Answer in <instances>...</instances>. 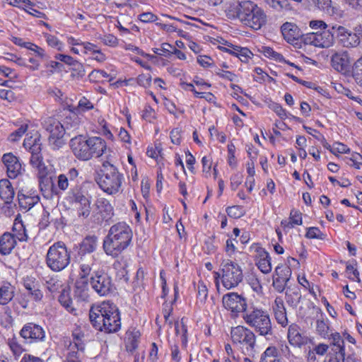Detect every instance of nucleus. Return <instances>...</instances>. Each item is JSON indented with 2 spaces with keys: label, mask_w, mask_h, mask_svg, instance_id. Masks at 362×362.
<instances>
[{
  "label": "nucleus",
  "mask_w": 362,
  "mask_h": 362,
  "mask_svg": "<svg viewBox=\"0 0 362 362\" xmlns=\"http://www.w3.org/2000/svg\"><path fill=\"white\" fill-rule=\"evenodd\" d=\"M32 167L35 169L37 176L39 179L40 186L45 181H47L48 177H50L54 172V165L50 160H30Z\"/></svg>",
  "instance_id": "17"
},
{
  "label": "nucleus",
  "mask_w": 362,
  "mask_h": 362,
  "mask_svg": "<svg viewBox=\"0 0 362 362\" xmlns=\"http://www.w3.org/2000/svg\"><path fill=\"white\" fill-rule=\"evenodd\" d=\"M224 308L232 313H243L247 310L245 298L237 293H228L223 296L222 299Z\"/></svg>",
  "instance_id": "14"
},
{
  "label": "nucleus",
  "mask_w": 362,
  "mask_h": 362,
  "mask_svg": "<svg viewBox=\"0 0 362 362\" xmlns=\"http://www.w3.org/2000/svg\"><path fill=\"white\" fill-rule=\"evenodd\" d=\"M57 185L60 189H66L69 187V181L67 176L64 174L59 175L58 177Z\"/></svg>",
  "instance_id": "64"
},
{
  "label": "nucleus",
  "mask_w": 362,
  "mask_h": 362,
  "mask_svg": "<svg viewBox=\"0 0 362 362\" xmlns=\"http://www.w3.org/2000/svg\"><path fill=\"white\" fill-rule=\"evenodd\" d=\"M85 348L79 344H69L67 346L66 362H82Z\"/></svg>",
  "instance_id": "25"
},
{
  "label": "nucleus",
  "mask_w": 362,
  "mask_h": 362,
  "mask_svg": "<svg viewBox=\"0 0 362 362\" xmlns=\"http://www.w3.org/2000/svg\"><path fill=\"white\" fill-rule=\"evenodd\" d=\"M274 316L276 322L282 327H286L288 325V318L286 311H280L274 313Z\"/></svg>",
  "instance_id": "57"
},
{
  "label": "nucleus",
  "mask_w": 362,
  "mask_h": 362,
  "mask_svg": "<svg viewBox=\"0 0 362 362\" xmlns=\"http://www.w3.org/2000/svg\"><path fill=\"white\" fill-rule=\"evenodd\" d=\"M96 205L98 209L101 212H105L107 216L113 214V207L107 199L100 198L97 200Z\"/></svg>",
  "instance_id": "42"
},
{
  "label": "nucleus",
  "mask_w": 362,
  "mask_h": 362,
  "mask_svg": "<svg viewBox=\"0 0 362 362\" xmlns=\"http://www.w3.org/2000/svg\"><path fill=\"white\" fill-rule=\"evenodd\" d=\"M89 318L96 329L105 333L117 332L121 327L119 310L110 301H104L96 307H92L89 312Z\"/></svg>",
  "instance_id": "1"
},
{
  "label": "nucleus",
  "mask_w": 362,
  "mask_h": 362,
  "mask_svg": "<svg viewBox=\"0 0 362 362\" xmlns=\"http://www.w3.org/2000/svg\"><path fill=\"white\" fill-rule=\"evenodd\" d=\"M7 344L11 351L16 356H19L24 351L23 346L18 343V339L15 335L11 338L8 339Z\"/></svg>",
  "instance_id": "41"
},
{
  "label": "nucleus",
  "mask_w": 362,
  "mask_h": 362,
  "mask_svg": "<svg viewBox=\"0 0 362 362\" xmlns=\"http://www.w3.org/2000/svg\"><path fill=\"white\" fill-rule=\"evenodd\" d=\"M88 145V156L90 158H98L103 154H105L107 158L112 156L110 153L107 154V152L110 151V150L107 148L105 141L100 137L93 136L89 138Z\"/></svg>",
  "instance_id": "19"
},
{
  "label": "nucleus",
  "mask_w": 362,
  "mask_h": 362,
  "mask_svg": "<svg viewBox=\"0 0 362 362\" xmlns=\"http://www.w3.org/2000/svg\"><path fill=\"white\" fill-rule=\"evenodd\" d=\"M217 74L223 78H226V79H228L230 81H237V78H238V76L230 72V71H223V70H220L218 72H217Z\"/></svg>",
  "instance_id": "63"
},
{
  "label": "nucleus",
  "mask_w": 362,
  "mask_h": 362,
  "mask_svg": "<svg viewBox=\"0 0 362 362\" xmlns=\"http://www.w3.org/2000/svg\"><path fill=\"white\" fill-rule=\"evenodd\" d=\"M23 46H24V47H26L27 49H28L31 51H33L35 53H36L37 56L39 57L40 58H41V59L45 58V50L42 48H41L31 42L23 43Z\"/></svg>",
  "instance_id": "56"
},
{
  "label": "nucleus",
  "mask_w": 362,
  "mask_h": 362,
  "mask_svg": "<svg viewBox=\"0 0 362 362\" xmlns=\"http://www.w3.org/2000/svg\"><path fill=\"white\" fill-rule=\"evenodd\" d=\"M208 296V288L203 281H199L197 286V299L201 303H204Z\"/></svg>",
  "instance_id": "45"
},
{
  "label": "nucleus",
  "mask_w": 362,
  "mask_h": 362,
  "mask_svg": "<svg viewBox=\"0 0 362 362\" xmlns=\"http://www.w3.org/2000/svg\"><path fill=\"white\" fill-rule=\"evenodd\" d=\"M139 19L144 23H151L154 22L157 19V17L151 12H146L140 14Z\"/></svg>",
  "instance_id": "61"
},
{
  "label": "nucleus",
  "mask_w": 362,
  "mask_h": 362,
  "mask_svg": "<svg viewBox=\"0 0 362 362\" xmlns=\"http://www.w3.org/2000/svg\"><path fill=\"white\" fill-rule=\"evenodd\" d=\"M264 1L267 2V4L269 6H271L275 9H277V10L281 9L286 6V0H264Z\"/></svg>",
  "instance_id": "60"
},
{
  "label": "nucleus",
  "mask_w": 362,
  "mask_h": 362,
  "mask_svg": "<svg viewBox=\"0 0 362 362\" xmlns=\"http://www.w3.org/2000/svg\"><path fill=\"white\" fill-rule=\"evenodd\" d=\"M91 288L100 296H106L115 288L112 278L103 271H94L89 279Z\"/></svg>",
  "instance_id": "10"
},
{
  "label": "nucleus",
  "mask_w": 362,
  "mask_h": 362,
  "mask_svg": "<svg viewBox=\"0 0 362 362\" xmlns=\"http://www.w3.org/2000/svg\"><path fill=\"white\" fill-rule=\"evenodd\" d=\"M6 168L7 175L11 179L16 178L22 173L23 168L19 160H3Z\"/></svg>",
  "instance_id": "30"
},
{
  "label": "nucleus",
  "mask_w": 362,
  "mask_h": 362,
  "mask_svg": "<svg viewBox=\"0 0 362 362\" xmlns=\"http://www.w3.org/2000/svg\"><path fill=\"white\" fill-rule=\"evenodd\" d=\"M13 230L15 232V234L13 235L15 239H18L19 241L28 240L26 229L22 222L14 223Z\"/></svg>",
  "instance_id": "39"
},
{
  "label": "nucleus",
  "mask_w": 362,
  "mask_h": 362,
  "mask_svg": "<svg viewBox=\"0 0 362 362\" xmlns=\"http://www.w3.org/2000/svg\"><path fill=\"white\" fill-rule=\"evenodd\" d=\"M310 27L313 30H315L316 31H321L325 28H327L329 25L325 23L323 21L321 20H313L310 21Z\"/></svg>",
  "instance_id": "58"
},
{
  "label": "nucleus",
  "mask_w": 362,
  "mask_h": 362,
  "mask_svg": "<svg viewBox=\"0 0 362 362\" xmlns=\"http://www.w3.org/2000/svg\"><path fill=\"white\" fill-rule=\"evenodd\" d=\"M15 195L14 189L11 182L7 179L0 180V199L6 204L12 202Z\"/></svg>",
  "instance_id": "27"
},
{
  "label": "nucleus",
  "mask_w": 362,
  "mask_h": 362,
  "mask_svg": "<svg viewBox=\"0 0 362 362\" xmlns=\"http://www.w3.org/2000/svg\"><path fill=\"white\" fill-rule=\"evenodd\" d=\"M14 287L8 282L0 285V305H7L14 297Z\"/></svg>",
  "instance_id": "31"
},
{
  "label": "nucleus",
  "mask_w": 362,
  "mask_h": 362,
  "mask_svg": "<svg viewBox=\"0 0 362 362\" xmlns=\"http://www.w3.org/2000/svg\"><path fill=\"white\" fill-rule=\"evenodd\" d=\"M148 157L151 158H158V157L163 158V153L162 152V148L160 144H156L155 148H148L146 152Z\"/></svg>",
  "instance_id": "55"
},
{
  "label": "nucleus",
  "mask_w": 362,
  "mask_h": 362,
  "mask_svg": "<svg viewBox=\"0 0 362 362\" xmlns=\"http://www.w3.org/2000/svg\"><path fill=\"white\" fill-rule=\"evenodd\" d=\"M221 274L214 272L216 284L218 286V279H221L223 286L230 289L237 286L243 280V274L240 266L230 259H223L221 263Z\"/></svg>",
  "instance_id": "7"
},
{
  "label": "nucleus",
  "mask_w": 362,
  "mask_h": 362,
  "mask_svg": "<svg viewBox=\"0 0 362 362\" xmlns=\"http://www.w3.org/2000/svg\"><path fill=\"white\" fill-rule=\"evenodd\" d=\"M96 173L95 180L105 193L115 195L119 192L123 175L109 160L104 161L101 168Z\"/></svg>",
  "instance_id": "5"
},
{
  "label": "nucleus",
  "mask_w": 362,
  "mask_h": 362,
  "mask_svg": "<svg viewBox=\"0 0 362 362\" xmlns=\"http://www.w3.org/2000/svg\"><path fill=\"white\" fill-rule=\"evenodd\" d=\"M257 252L259 257V260L257 262L258 268L264 274L269 273L272 270V264L269 253L261 247H258Z\"/></svg>",
  "instance_id": "29"
},
{
  "label": "nucleus",
  "mask_w": 362,
  "mask_h": 362,
  "mask_svg": "<svg viewBox=\"0 0 362 362\" xmlns=\"http://www.w3.org/2000/svg\"><path fill=\"white\" fill-rule=\"evenodd\" d=\"M353 76L355 81L362 86V57L355 62Z\"/></svg>",
  "instance_id": "44"
},
{
  "label": "nucleus",
  "mask_w": 362,
  "mask_h": 362,
  "mask_svg": "<svg viewBox=\"0 0 362 362\" xmlns=\"http://www.w3.org/2000/svg\"><path fill=\"white\" fill-rule=\"evenodd\" d=\"M247 281L249 285L251 286L252 290L257 293H261L262 292V287L259 280L255 275H250L247 277Z\"/></svg>",
  "instance_id": "50"
},
{
  "label": "nucleus",
  "mask_w": 362,
  "mask_h": 362,
  "mask_svg": "<svg viewBox=\"0 0 362 362\" xmlns=\"http://www.w3.org/2000/svg\"><path fill=\"white\" fill-rule=\"evenodd\" d=\"M231 338L234 343L245 344L253 349L256 342V336L252 331L243 326L232 328Z\"/></svg>",
  "instance_id": "15"
},
{
  "label": "nucleus",
  "mask_w": 362,
  "mask_h": 362,
  "mask_svg": "<svg viewBox=\"0 0 362 362\" xmlns=\"http://www.w3.org/2000/svg\"><path fill=\"white\" fill-rule=\"evenodd\" d=\"M16 245L15 237L10 233H4L0 237V253L6 255L11 253Z\"/></svg>",
  "instance_id": "28"
},
{
  "label": "nucleus",
  "mask_w": 362,
  "mask_h": 362,
  "mask_svg": "<svg viewBox=\"0 0 362 362\" xmlns=\"http://www.w3.org/2000/svg\"><path fill=\"white\" fill-rule=\"evenodd\" d=\"M233 49L238 52L237 57H238L243 62H247L250 58V56L252 55L251 51L247 47L235 46L233 47Z\"/></svg>",
  "instance_id": "47"
},
{
  "label": "nucleus",
  "mask_w": 362,
  "mask_h": 362,
  "mask_svg": "<svg viewBox=\"0 0 362 362\" xmlns=\"http://www.w3.org/2000/svg\"><path fill=\"white\" fill-rule=\"evenodd\" d=\"M262 52L265 57L272 58L276 61L281 62L284 60V57L281 54L275 52L272 48L269 47H263Z\"/></svg>",
  "instance_id": "48"
},
{
  "label": "nucleus",
  "mask_w": 362,
  "mask_h": 362,
  "mask_svg": "<svg viewBox=\"0 0 362 362\" xmlns=\"http://www.w3.org/2000/svg\"><path fill=\"white\" fill-rule=\"evenodd\" d=\"M301 299V293L298 287H288L286 291V301L288 305L296 308Z\"/></svg>",
  "instance_id": "32"
},
{
  "label": "nucleus",
  "mask_w": 362,
  "mask_h": 362,
  "mask_svg": "<svg viewBox=\"0 0 362 362\" xmlns=\"http://www.w3.org/2000/svg\"><path fill=\"white\" fill-rule=\"evenodd\" d=\"M88 139L82 135L75 136L71 139V147L74 155L80 158L88 156Z\"/></svg>",
  "instance_id": "21"
},
{
  "label": "nucleus",
  "mask_w": 362,
  "mask_h": 362,
  "mask_svg": "<svg viewBox=\"0 0 362 362\" xmlns=\"http://www.w3.org/2000/svg\"><path fill=\"white\" fill-rule=\"evenodd\" d=\"M288 340L291 345L300 347L305 344L308 338L300 332V327L296 324H292L289 326L287 333Z\"/></svg>",
  "instance_id": "22"
},
{
  "label": "nucleus",
  "mask_w": 362,
  "mask_h": 362,
  "mask_svg": "<svg viewBox=\"0 0 362 362\" xmlns=\"http://www.w3.org/2000/svg\"><path fill=\"white\" fill-rule=\"evenodd\" d=\"M18 199L21 208L30 209L39 202L40 198L35 192L25 194L22 190L18 192Z\"/></svg>",
  "instance_id": "26"
},
{
  "label": "nucleus",
  "mask_w": 362,
  "mask_h": 362,
  "mask_svg": "<svg viewBox=\"0 0 362 362\" xmlns=\"http://www.w3.org/2000/svg\"><path fill=\"white\" fill-rule=\"evenodd\" d=\"M290 221H281V225L287 228H293L294 225L302 224L301 213L297 210H291L290 213Z\"/></svg>",
  "instance_id": "38"
},
{
  "label": "nucleus",
  "mask_w": 362,
  "mask_h": 362,
  "mask_svg": "<svg viewBox=\"0 0 362 362\" xmlns=\"http://www.w3.org/2000/svg\"><path fill=\"white\" fill-rule=\"evenodd\" d=\"M349 151V148L342 143L335 142L331 148V152L335 156H339L341 153H346Z\"/></svg>",
  "instance_id": "51"
},
{
  "label": "nucleus",
  "mask_w": 362,
  "mask_h": 362,
  "mask_svg": "<svg viewBox=\"0 0 362 362\" xmlns=\"http://www.w3.org/2000/svg\"><path fill=\"white\" fill-rule=\"evenodd\" d=\"M316 332L322 338H327L329 336V327L327 322L324 320H317L316 321Z\"/></svg>",
  "instance_id": "43"
},
{
  "label": "nucleus",
  "mask_w": 362,
  "mask_h": 362,
  "mask_svg": "<svg viewBox=\"0 0 362 362\" xmlns=\"http://www.w3.org/2000/svg\"><path fill=\"white\" fill-rule=\"evenodd\" d=\"M330 337L332 339L331 344L333 345L334 347H339V351H337V354L343 356L345 351L344 339L338 332L331 334Z\"/></svg>",
  "instance_id": "40"
},
{
  "label": "nucleus",
  "mask_w": 362,
  "mask_h": 362,
  "mask_svg": "<svg viewBox=\"0 0 362 362\" xmlns=\"http://www.w3.org/2000/svg\"><path fill=\"white\" fill-rule=\"evenodd\" d=\"M314 4L329 15L337 13V8L332 5V0H313Z\"/></svg>",
  "instance_id": "37"
},
{
  "label": "nucleus",
  "mask_w": 362,
  "mask_h": 362,
  "mask_svg": "<svg viewBox=\"0 0 362 362\" xmlns=\"http://www.w3.org/2000/svg\"><path fill=\"white\" fill-rule=\"evenodd\" d=\"M27 129H28L27 124L21 125L17 130L12 132L9 135L8 140L11 142L18 141L23 136V135L25 133Z\"/></svg>",
  "instance_id": "49"
},
{
  "label": "nucleus",
  "mask_w": 362,
  "mask_h": 362,
  "mask_svg": "<svg viewBox=\"0 0 362 362\" xmlns=\"http://www.w3.org/2000/svg\"><path fill=\"white\" fill-rule=\"evenodd\" d=\"M70 262V251L63 242H57L49 247L46 255V264L51 270L61 272Z\"/></svg>",
  "instance_id": "8"
},
{
  "label": "nucleus",
  "mask_w": 362,
  "mask_h": 362,
  "mask_svg": "<svg viewBox=\"0 0 362 362\" xmlns=\"http://www.w3.org/2000/svg\"><path fill=\"white\" fill-rule=\"evenodd\" d=\"M170 139L174 144H180L181 141V130L178 128L173 129L170 132Z\"/></svg>",
  "instance_id": "62"
},
{
  "label": "nucleus",
  "mask_w": 362,
  "mask_h": 362,
  "mask_svg": "<svg viewBox=\"0 0 362 362\" xmlns=\"http://www.w3.org/2000/svg\"><path fill=\"white\" fill-rule=\"evenodd\" d=\"M73 341H69V344H79L81 343L85 348V344L83 342L84 334L80 330H75L72 333Z\"/></svg>",
  "instance_id": "59"
},
{
  "label": "nucleus",
  "mask_w": 362,
  "mask_h": 362,
  "mask_svg": "<svg viewBox=\"0 0 362 362\" xmlns=\"http://www.w3.org/2000/svg\"><path fill=\"white\" fill-rule=\"evenodd\" d=\"M245 322L259 335H272V325L269 313L262 308L252 306L243 315Z\"/></svg>",
  "instance_id": "6"
},
{
  "label": "nucleus",
  "mask_w": 362,
  "mask_h": 362,
  "mask_svg": "<svg viewBox=\"0 0 362 362\" xmlns=\"http://www.w3.org/2000/svg\"><path fill=\"white\" fill-rule=\"evenodd\" d=\"M303 41L305 44L318 47H329L334 42V34L332 27L329 26L321 31L308 33L304 36Z\"/></svg>",
  "instance_id": "11"
},
{
  "label": "nucleus",
  "mask_w": 362,
  "mask_h": 362,
  "mask_svg": "<svg viewBox=\"0 0 362 362\" xmlns=\"http://www.w3.org/2000/svg\"><path fill=\"white\" fill-rule=\"evenodd\" d=\"M227 214L233 218H240L243 215L242 208L239 206H229L226 209Z\"/></svg>",
  "instance_id": "54"
},
{
  "label": "nucleus",
  "mask_w": 362,
  "mask_h": 362,
  "mask_svg": "<svg viewBox=\"0 0 362 362\" xmlns=\"http://www.w3.org/2000/svg\"><path fill=\"white\" fill-rule=\"evenodd\" d=\"M41 136L38 133H35L33 136L26 138L23 141V146L28 149L34 158H40L38 156L42 151V143L40 142Z\"/></svg>",
  "instance_id": "23"
},
{
  "label": "nucleus",
  "mask_w": 362,
  "mask_h": 362,
  "mask_svg": "<svg viewBox=\"0 0 362 362\" xmlns=\"http://www.w3.org/2000/svg\"><path fill=\"white\" fill-rule=\"evenodd\" d=\"M260 362H281L276 348L269 346L262 354Z\"/></svg>",
  "instance_id": "36"
},
{
  "label": "nucleus",
  "mask_w": 362,
  "mask_h": 362,
  "mask_svg": "<svg viewBox=\"0 0 362 362\" xmlns=\"http://www.w3.org/2000/svg\"><path fill=\"white\" fill-rule=\"evenodd\" d=\"M291 276V269L288 266L279 265L275 269L273 276V286L279 293L286 288L287 282Z\"/></svg>",
  "instance_id": "18"
},
{
  "label": "nucleus",
  "mask_w": 362,
  "mask_h": 362,
  "mask_svg": "<svg viewBox=\"0 0 362 362\" xmlns=\"http://www.w3.org/2000/svg\"><path fill=\"white\" fill-rule=\"evenodd\" d=\"M331 64L334 70L341 74L349 71L350 58L346 52H337L332 56Z\"/></svg>",
  "instance_id": "20"
},
{
  "label": "nucleus",
  "mask_w": 362,
  "mask_h": 362,
  "mask_svg": "<svg viewBox=\"0 0 362 362\" xmlns=\"http://www.w3.org/2000/svg\"><path fill=\"white\" fill-rule=\"evenodd\" d=\"M281 30L284 39L290 43L298 40L303 35L298 26L292 23H284Z\"/></svg>",
  "instance_id": "24"
},
{
  "label": "nucleus",
  "mask_w": 362,
  "mask_h": 362,
  "mask_svg": "<svg viewBox=\"0 0 362 362\" xmlns=\"http://www.w3.org/2000/svg\"><path fill=\"white\" fill-rule=\"evenodd\" d=\"M175 329L176 335H180L181 338V343L183 348L187 346V327L183 322V318L180 322L176 321L175 322Z\"/></svg>",
  "instance_id": "35"
},
{
  "label": "nucleus",
  "mask_w": 362,
  "mask_h": 362,
  "mask_svg": "<svg viewBox=\"0 0 362 362\" xmlns=\"http://www.w3.org/2000/svg\"><path fill=\"white\" fill-rule=\"evenodd\" d=\"M133 232L125 222H118L112 225L103 240V248L106 255L118 257L131 244Z\"/></svg>",
  "instance_id": "3"
},
{
  "label": "nucleus",
  "mask_w": 362,
  "mask_h": 362,
  "mask_svg": "<svg viewBox=\"0 0 362 362\" xmlns=\"http://www.w3.org/2000/svg\"><path fill=\"white\" fill-rule=\"evenodd\" d=\"M19 334L24 339L25 343L27 344L44 341L46 337L44 329L40 325L33 322L24 325Z\"/></svg>",
  "instance_id": "13"
},
{
  "label": "nucleus",
  "mask_w": 362,
  "mask_h": 362,
  "mask_svg": "<svg viewBox=\"0 0 362 362\" xmlns=\"http://www.w3.org/2000/svg\"><path fill=\"white\" fill-rule=\"evenodd\" d=\"M236 17L245 25L259 30L267 22L264 10L252 1H238L235 6Z\"/></svg>",
  "instance_id": "4"
},
{
  "label": "nucleus",
  "mask_w": 362,
  "mask_h": 362,
  "mask_svg": "<svg viewBox=\"0 0 362 362\" xmlns=\"http://www.w3.org/2000/svg\"><path fill=\"white\" fill-rule=\"evenodd\" d=\"M74 209L79 218H86L90 214V200L79 189H74L69 194Z\"/></svg>",
  "instance_id": "12"
},
{
  "label": "nucleus",
  "mask_w": 362,
  "mask_h": 362,
  "mask_svg": "<svg viewBox=\"0 0 362 362\" xmlns=\"http://www.w3.org/2000/svg\"><path fill=\"white\" fill-rule=\"evenodd\" d=\"M71 66H72V75L74 76L83 77L85 75L86 71L81 63L74 60V63L71 64Z\"/></svg>",
  "instance_id": "53"
},
{
  "label": "nucleus",
  "mask_w": 362,
  "mask_h": 362,
  "mask_svg": "<svg viewBox=\"0 0 362 362\" xmlns=\"http://www.w3.org/2000/svg\"><path fill=\"white\" fill-rule=\"evenodd\" d=\"M98 245V238L95 235L86 236L82 242L79 244L78 250L77 253V258L80 264L79 275L81 279H86L83 282L77 281L76 283L75 293L78 294L81 293V296L85 298L88 296L86 291L87 287V278L91 274V272L95 265V258L94 256L86 257L87 254L93 252Z\"/></svg>",
  "instance_id": "2"
},
{
  "label": "nucleus",
  "mask_w": 362,
  "mask_h": 362,
  "mask_svg": "<svg viewBox=\"0 0 362 362\" xmlns=\"http://www.w3.org/2000/svg\"><path fill=\"white\" fill-rule=\"evenodd\" d=\"M60 304L70 313L76 314V309L72 305V300L70 297L69 291L66 288H63L59 296Z\"/></svg>",
  "instance_id": "33"
},
{
  "label": "nucleus",
  "mask_w": 362,
  "mask_h": 362,
  "mask_svg": "<svg viewBox=\"0 0 362 362\" xmlns=\"http://www.w3.org/2000/svg\"><path fill=\"white\" fill-rule=\"evenodd\" d=\"M43 128L48 132L50 135L49 136V144L53 149L59 148L64 144L62 139L64 132L69 130V127H64L59 120L49 117L44 119L42 122Z\"/></svg>",
  "instance_id": "9"
},
{
  "label": "nucleus",
  "mask_w": 362,
  "mask_h": 362,
  "mask_svg": "<svg viewBox=\"0 0 362 362\" xmlns=\"http://www.w3.org/2000/svg\"><path fill=\"white\" fill-rule=\"evenodd\" d=\"M173 47L168 43H163L159 48H154L155 54L160 56L168 57L173 53Z\"/></svg>",
  "instance_id": "46"
},
{
  "label": "nucleus",
  "mask_w": 362,
  "mask_h": 362,
  "mask_svg": "<svg viewBox=\"0 0 362 362\" xmlns=\"http://www.w3.org/2000/svg\"><path fill=\"white\" fill-rule=\"evenodd\" d=\"M305 236L308 238H316L320 240H322L325 238V235L321 232V230L317 227L309 228L308 229Z\"/></svg>",
  "instance_id": "52"
},
{
  "label": "nucleus",
  "mask_w": 362,
  "mask_h": 362,
  "mask_svg": "<svg viewBox=\"0 0 362 362\" xmlns=\"http://www.w3.org/2000/svg\"><path fill=\"white\" fill-rule=\"evenodd\" d=\"M45 286L47 290L52 293H59L62 291L64 287L63 281L58 276H52L45 281Z\"/></svg>",
  "instance_id": "34"
},
{
  "label": "nucleus",
  "mask_w": 362,
  "mask_h": 362,
  "mask_svg": "<svg viewBox=\"0 0 362 362\" xmlns=\"http://www.w3.org/2000/svg\"><path fill=\"white\" fill-rule=\"evenodd\" d=\"M332 30H335L340 45L346 48L356 47L360 44V38L355 33L341 25H333Z\"/></svg>",
  "instance_id": "16"
}]
</instances>
